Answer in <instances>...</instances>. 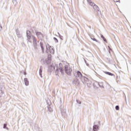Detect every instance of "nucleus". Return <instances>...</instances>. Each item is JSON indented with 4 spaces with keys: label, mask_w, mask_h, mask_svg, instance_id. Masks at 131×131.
Listing matches in <instances>:
<instances>
[{
    "label": "nucleus",
    "mask_w": 131,
    "mask_h": 131,
    "mask_svg": "<svg viewBox=\"0 0 131 131\" xmlns=\"http://www.w3.org/2000/svg\"><path fill=\"white\" fill-rule=\"evenodd\" d=\"M48 71L49 72L55 71L56 75H58L59 72H60L61 74H64V72H65L66 74L70 75L71 72H72V68L68 64L63 66L61 63H59V66H58L57 64L53 63L49 67Z\"/></svg>",
    "instance_id": "nucleus-1"
},
{
    "label": "nucleus",
    "mask_w": 131,
    "mask_h": 131,
    "mask_svg": "<svg viewBox=\"0 0 131 131\" xmlns=\"http://www.w3.org/2000/svg\"><path fill=\"white\" fill-rule=\"evenodd\" d=\"M27 36L29 42H32L33 41L34 49H37V40H36V37L33 35H31V33L29 31H27Z\"/></svg>",
    "instance_id": "nucleus-2"
},
{
    "label": "nucleus",
    "mask_w": 131,
    "mask_h": 131,
    "mask_svg": "<svg viewBox=\"0 0 131 131\" xmlns=\"http://www.w3.org/2000/svg\"><path fill=\"white\" fill-rule=\"evenodd\" d=\"M74 76L77 77V78H80L81 81L84 84H85V83H87L89 82V78H86L85 76H83L82 74H81V72H79V71H78L77 72L74 73Z\"/></svg>",
    "instance_id": "nucleus-3"
},
{
    "label": "nucleus",
    "mask_w": 131,
    "mask_h": 131,
    "mask_svg": "<svg viewBox=\"0 0 131 131\" xmlns=\"http://www.w3.org/2000/svg\"><path fill=\"white\" fill-rule=\"evenodd\" d=\"M87 2L88 4H89L90 6H91V7H93L94 11L96 12L97 16H102V13H101V11H100V9L98 7V6L95 4L94 2H92V0H87Z\"/></svg>",
    "instance_id": "nucleus-4"
},
{
    "label": "nucleus",
    "mask_w": 131,
    "mask_h": 131,
    "mask_svg": "<svg viewBox=\"0 0 131 131\" xmlns=\"http://www.w3.org/2000/svg\"><path fill=\"white\" fill-rule=\"evenodd\" d=\"M80 83L79 80L77 78H75L73 81L74 85H78Z\"/></svg>",
    "instance_id": "nucleus-5"
},
{
    "label": "nucleus",
    "mask_w": 131,
    "mask_h": 131,
    "mask_svg": "<svg viewBox=\"0 0 131 131\" xmlns=\"http://www.w3.org/2000/svg\"><path fill=\"white\" fill-rule=\"evenodd\" d=\"M36 35H37L38 38H39V39H41L43 38V34H42V33H41V32H36Z\"/></svg>",
    "instance_id": "nucleus-6"
},
{
    "label": "nucleus",
    "mask_w": 131,
    "mask_h": 131,
    "mask_svg": "<svg viewBox=\"0 0 131 131\" xmlns=\"http://www.w3.org/2000/svg\"><path fill=\"white\" fill-rule=\"evenodd\" d=\"M99 130V126L98 125H94L93 127V131Z\"/></svg>",
    "instance_id": "nucleus-7"
},
{
    "label": "nucleus",
    "mask_w": 131,
    "mask_h": 131,
    "mask_svg": "<svg viewBox=\"0 0 131 131\" xmlns=\"http://www.w3.org/2000/svg\"><path fill=\"white\" fill-rule=\"evenodd\" d=\"M24 82H25V85H27V86L29 85V81H28V79L27 78H25L24 79Z\"/></svg>",
    "instance_id": "nucleus-8"
},
{
    "label": "nucleus",
    "mask_w": 131,
    "mask_h": 131,
    "mask_svg": "<svg viewBox=\"0 0 131 131\" xmlns=\"http://www.w3.org/2000/svg\"><path fill=\"white\" fill-rule=\"evenodd\" d=\"M40 77H42V67H40L39 71Z\"/></svg>",
    "instance_id": "nucleus-9"
},
{
    "label": "nucleus",
    "mask_w": 131,
    "mask_h": 131,
    "mask_svg": "<svg viewBox=\"0 0 131 131\" xmlns=\"http://www.w3.org/2000/svg\"><path fill=\"white\" fill-rule=\"evenodd\" d=\"M47 50H49L51 54H54V49L50 47V48H48V46L46 47Z\"/></svg>",
    "instance_id": "nucleus-10"
},
{
    "label": "nucleus",
    "mask_w": 131,
    "mask_h": 131,
    "mask_svg": "<svg viewBox=\"0 0 131 131\" xmlns=\"http://www.w3.org/2000/svg\"><path fill=\"white\" fill-rule=\"evenodd\" d=\"M47 64V65H50V63H51V60L50 59H45V62L44 61V64Z\"/></svg>",
    "instance_id": "nucleus-11"
},
{
    "label": "nucleus",
    "mask_w": 131,
    "mask_h": 131,
    "mask_svg": "<svg viewBox=\"0 0 131 131\" xmlns=\"http://www.w3.org/2000/svg\"><path fill=\"white\" fill-rule=\"evenodd\" d=\"M104 73H105V74H107V75H110L111 76H113L114 75V74L109 72H103Z\"/></svg>",
    "instance_id": "nucleus-12"
},
{
    "label": "nucleus",
    "mask_w": 131,
    "mask_h": 131,
    "mask_svg": "<svg viewBox=\"0 0 131 131\" xmlns=\"http://www.w3.org/2000/svg\"><path fill=\"white\" fill-rule=\"evenodd\" d=\"M48 109L50 112H53V107H52V105L48 106Z\"/></svg>",
    "instance_id": "nucleus-13"
},
{
    "label": "nucleus",
    "mask_w": 131,
    "mask_h": 131,
    "mask_svg": "<svg viewBox=\"0 0 131 131\" xmlns=\"http://www.w3.org/2000/svg\"><path fill=\"white\" fill-rule=\"evenodd\" d=\"M40 46L42 51V52L43 53V45L42 44V42H40Z\"/></svg>",
    "instance_id": "nucleus-14"
},
{
    "label": "nucleus",
    "mask_w": 131,
    "mask_h": 131,
    "mask_svg": "<svg viewBox=\"0 0 131 131\" xmlns=\"http://www.w3.org/2000/svg\"><path fill=\"white\" fill-rule=\"evenodd\" d=\"M98 84L100 86V88H103L104 89V85L103 84V82L98 83Z\"/></svg>",
    "instance_id": "nucleus-15"
},
{
    "label": "nucleus",
    "mask_w": 131,
    "mask_h": 131,
    "mask_svg": "<svg viewBox=\"0 0 131 131\" xmlns=\"http://www.w3.org/2000/svg\"><path fill=\"white\" fill-rule=\"evenodd\" d=\"M16 32L18 37L19 38L21 37V35L20 34V32H18L17 30L16 31Z\"/></svg>",
    "instance_id": "nucleus-16"
},
{
    "label": "nucleus",
    "mask_w": 131,
    "mask_h": 131,
    "mask_svg": "<svg viewBox=\"0 0 131 131\" xmlns=\"http://www.w3.org/2000/svg\"><path fill=\"white\" fill-rule=\"evenodd\" d=\"M12 2L14 5H15V6H17V0H13Z\"/></svg>",
    "instance_id": "nucleus-17"
},
{
    "label": "nucleus",
    "mask_w": 131,
    "mask_h": 131,
    "mask_svg": "<svg viewBox=\"0 0 131 131\" xmlns=\"http://www.w3.org/2000/svg\"><path fill=\"white\" fill-rule=\"evenodd\" d=\"M3 128H6V129H7V130H9V128H8V127H7V125L6 124H4Z\"/></svg>",
    "instance_id": "nucleus-18"
},
{
    "label": "nucleus",
    "mask_w": 131,
    "mask_h": 131,
    "mask_svg": "<svg viewBox=\"0 0 131 131\" xmlns=\"http://www.w3.org/2000/svg\"><path fill=\"white\" fill-rule=\"evenodd\" d=\"M91 38L92 39V40H94V41H96V42H98L97 39L95 38L94 37H91Z\"/></svg>",
    "instance_id": "nucleus-19"
},
{
    "label": "nucleus",
    "mask_w": 131,
    "mask_h": 131,
    "mask_svg": "<svg viewBox=\"0 0 131 131\" xmlns=\"http://www.w3.org/2000/svg\"><path fill=\"white\" fill-rule=\"evenodd\" d=\"M53 39H54L55 42H56V43H58V39H57L56 37H54Z\"/></svg>",
    "instance_id": "nucleus-20"
},
{
    "label": "nucleus",
    "mask_w": 131,
    "mask_h": 131,
    "mask_svg": "<svg viewBox=\"0 0 131 131\" xmlns=\"http://www.w3.org/2000/svg\"><path fill=\"white\" fill-rule=\"evenodd\" d=\"M3 90H0V97H3Z\"/></svg>",
    "instance_id": "nucleus-21"
},
{
    "label": "nucleus",
    "mask_w": 131,
    "mask_h": 131,
    "mask_svg": "<svg viewBox=\"0 0 131 131\" xmlns=\"http://www.w3.org/2000/svg\"><path fill=\"white\" fill-rule=\"evenodd\" d=\"M107 48H108V52H109L110 54V51H112V49L110 48V46H108Z\"/></svg>",
    "instance_id": "nucleus-22"
},
{
    "label": "nucleus",
    "mask_w": 131,
    "mask_h": 131,
    "mask_svg": "<svg viewBox=\"0 0 131 131\" xmlns=\"http://www.w3.org/2000/svg\"><path fill=\"white\" fill-rule=\"evenodd\" d=\"M116 110H119V106L116 105L115 107Z\"/></svg>",
    "instance_id": "nucleus-23"
},
{
    "label": "nucleus",
    "mask_w": 131,
    "mask_h": 131,
    "mask_svg": "<svg viewBox=\"0 0 131 131\" xmlns=\"http://www.w3.org/2000/svg\"><path fill=\"white\" fill-rule=\"evenodd\" d=\"M78 104H81V101H77Z\"/></svg>",
    "instance_id": "nucleus-24"
},
{
    "label": "nucleus",
    "mask_w": 131,
    "mask_h": 131,
    "mask_svg": "<svg viewBox=\"0 0 131 131\" xmlns=\"http://www.w3.org/2000/svg\"><path fill=\"white\" fill-rule=\"evenodd\" d=\"M115 3H118L119 2V0H114Z\"/></svg>",
    "instance_id": "nucleus-25"
},
{
    "label": "nucleus",
    "mask_w": 131,
    "mask_h": 131,
    "mask_svg": "<svg viewBox=\"0 0 131 131\" xmlns=\"http://www.w3.org/2000/svg\"><path fill=\"white\" fill-rule=\"evenodd\" d=\"M102 39H103L104 41H107V40L104 38H103Z\"/></svg>",
    "instance_id": "nucleus-26"
},
{
    "label": "nucleus",
    "mask_w": 131,
    "mask_h": 131,
    "mask_svg": "<svg viewBox=\"0 0 131 131\" xmlns=\"http://www.w3.org/2000/svg\"><path fill=\"white\" fill-rule=\"evenodd\" d=\"M101 38H102V39L104 38V36H103V35H101Z\"/></svg>",
    "instance_id": "nucleus-27"
},
{
    "label": "nucleus",
    "mask_w": 131,
    "mask_h": 131,
    "mask_svg": "<svg viewBox=\"0 0 131 131\" xmlns=\"http://www.w3.org/2000/svg\"><path fill=\"white\" fill-rule=\"evenodd\" d=\"M117 83H119V82H120L119 80H117Z\"/></svg>",
    "instance_id": "nucleus-28"
},
{
    "label": "nucleus",
    "mask_w": 131,
    "mask_h": 131,
    "mask_svg": "<svg viewBox=\"0 0 131 131\" xmlns=\"http://www.w3.org/2000/svg\"><path fill=\"white\" fill-rule=\"evenodd\" d=\"M58 34L59 35L60 37H63V36H61L59 33H58Z\"/></svg>",
    "instance_id": "nucleus-29"
},
{
    "label": "nucleus",
    "mask_w": 131,
    "mask_h": 131,
    "mask_svg": "<svg viewBox=\"0 0 131 131\" xmlns=\"http://www.w3.org/2000/svg\"><path fill=\"white\" fill-rule=\"evenodd\" d=\"M25 75H26V72L24 73Z\"/></svg>",
    "instance_id": "nucleus-30"
},
{
    "label": "nucleus",
    "mask_w": 131,
    "mask_h": 131,
    "mask_svg": "<svg viewBox=\"0 0 131 131\" xmlns=\"http://www.w3.org/2000/svg\"><path fill=\"white\" fill-rule=\"evenodd\" d=\"M84 62H85V63H86V60H85V59H84Z\"/></svg>",
    "instance_id": "nucleus-31"
},
{
    "label": "nucleus",
    "mask_w": 131,
    "mask_h": 131,
    "mask_svg": "<svg viewBox=\"0 0 131 131\" xmlns=\"http://www.w3.org/2000/svg\"><path fill=\"white\" fill-rule=\"evenodd\" d=\"M0 27H1V28H2V27L1 26V25H0Z\"/></svg>",
    "instance_id": "nucleus-32"
},
{
    "label": "nucleus",
    "mask_w": 131,
    "mask_h": 131,
    "mask_svg": "<svg viewBox=\"0 0 131 131\" xmlns=\"http://www.w3.org/2000/svg\"><path fill=\"white\" fill-rule=\"evenodd\" d=\"M61 37V38H62L63 37Z\"/></svg>",
    "instance_id": "nucleus-33"
}]
</instances>
